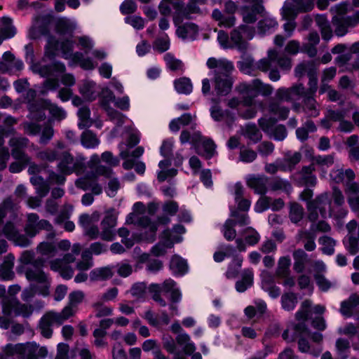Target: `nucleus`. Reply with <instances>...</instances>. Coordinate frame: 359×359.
Masks as SVG:
<instances>
[{"label": "nucleus", "instance_id": "54", "mask_svg": "<svg viewBox=\"0 0 359 359\" xmlns=\"http://www.w3.org/2000/svg\"><path fill=\"white\" fill-rule=\"evenodd\" d=\"M281 302L283 309L290 311L295 307L297 303V297L293 292L285 293L282 296Z\"/></svg>", "mask_w": 359, "mask_h": 359}, {"label": "nucleus", "instance_id": "45", "mask_svg": "<svg viewBox=\"0 0 359 359\" xmlns=\"http://www.w3.org/2000/svg\"><path fill=\"white\" fill-rule=\"evenodd\" d=\"M21 359H31L36 357L38 345L35 342L20 344Z\"/></svg>", "mask_w": 359, "mask_h": 359}, {"label": "nucleus", "instance_id": "50", "mask_svg": "<svg viewBox=\"0 0 359 359\" xmlns=\"http://www.w3.org/2000/svg\"><path fill=\"white\" fill-rule=\"evenodd\" d=\"M291 261L289 257H282L279 259L276 269V276L279 278L287 276L290 274V266Z\"/></svg>", "mask_w": 359, "mask_h": 359}, {"label": "nucleus", "instance_id": "30", "mask_svg": "<svg viewBox=\"0 0 359 359\" xmlns=\"http://www.w3.org/2000/svg\"><path fill=\"white\" fill-rule=\"evenodd\" d=\"M254 103V97L244 96L243 98V106L246 109H240L238 114L244 119H250L257 114V109L252 107Z\"/></svg>", "mask_w": 359, "mask_h": 359}, {"label": "nucleus", "instance_id": "40", "mask_svg": "<svg viewBox=\"0 0 359 359\" xmlns=\"http://www.w3.org/2000/svg\"><path fill=\"white\" fill-rule=\"evenodd\" d=\"M77 115L79 119L78 127L80 129L90 128L93 124V120L90 118V110L88 107H80Z\"/></svg>", "mask_w": 359, "mask_h": 359}, {"label": "nucleus", "instance_id": "48", "mask_svg": "<svg viewBox=\"0 0 359 359\" xmlns=\"http://www.w3.org/2000/svg\"><path fill=\"white\" fill-rule=\"evenodd\" d=\"M175 88L179 93L189 94L192 91V84L189 79L182 77L174 82Z\"/></svg>", "mask_w": 359, "mask_h": 359}, {"label": "nucleus", "instance_id": "35", "mask_svg": "<svg viewBox=\"0 0 359 359\" xmlns=\"http://www.w3.org/2000/svg\"><path fill=\"white\" fill-rule=\"evenodd\" d=\"M270 189L273 191H283L290 194L292 190L291 183L284 179L276 177L272 179L269 183Z\"/></svg>", "mask_w": 359, "mask_h": 359}, {"label": "nucleus", "instance_id": "46", "mask_svg": "<svg viewBox=\"0 0 359 359\" xmlns=\"http://www.w3.org/2000/svg\"><path fill=\"white\" fill-rule=\"evenodd\" d=\"M65 71V66L64 64L56 62L50 65L41 67L39 70V74L42 76H48L51 75L53 72L62 73Z\"/></svg>", "mask_w": 359, "mask_h": 359}, {"label": "nucleus", "instance_id": "38", "mask_svg": "<svg viewBox=\"0 0 359 359\" xmlns=\"http://www.w3.org/2000/svg\"><path fill=\"white\" fill-rule=\"evenodd\" d=\"M243 262V258L239 255H235L229 264L225 276L228 279L236 278L240 272V269Z\"/></svg>", "mask_w": 359, "mask_h": 359}, {"label": "nucleus", "instance_id": "58", "mask_svg": "<svg viewBox=\"0 0 359 359\" xmlns=\"http://www.w3.org/2000/svg\"><path fill=\"white\" fill-rule=\"evenodd\" d=\"M243 234L245 236V241L250 245H255L259 241L260 236L258 232L251 228H246L243 231Z\"/></svg>", "mask_w": 359, "mask_h": 359}, {"label": "nucleus", "instance_id": "4", "mask_svg": "<svg viewBox=\"0 0 359 359\" xmlns=\"http://www.w3.org/2000/svg\"><path fill=\"white\" fill-rule=\"evenodd\" d=\"M57 160H59L57 169L62 175L79 173L83 169V163L75 159L68 150L60 151Z\"/></svg>", "mask_w": 359, "mask_h": 359}, {"label": "nucleus", "instance_id": "64", "mask_svg": "<svg viewBox=\"0 0 359 359\" xmlns=\"http://www.w3.org/2000/svg\"><path fill=\"white\" fill-rule=\"evenodd\" d=\"M275 149V145L269 141H263L257 146L259 154L263 157L271 155Z\"/></svg>", "mask_w": 359, "mask_h": 359}, {"label": "nucleus", "instance_id": "47", "mask_svg": "<svg viewBox=\"0 0 359 359\" xmlns=\"http://www.w3.org/2000/svg\"><path fill=\"white\" fill-rule=\"evenodd\" d=\"M311 160L312 163L311 164L313 165L314 167L315 165H318L321 168L324 166L330 167L334 164V154H332L325 156H314L312 157Z\"/></svg>", "mask_w": 359, "mask_h": 359}, {"label": "nucleus", "instance_id": "41", "mask_svg": "<svg viewBox=\"0 0 359 359\" xmlns=\"http://www.w3.org/2000/svg\"><path fill=\"white\" fill-rule=\"evenodd\" d=\"M298 241L304 243V249L307 251H313L316 249L315 236L309 231L301 230L297 235Z\"/></svg>", "mask_w": 359, "mask_h": 359}, {"label": "nucleus", "instance_id": "36", "mask_svg": "<svg viewBox=\"0 0 359 359\" xmlns=\"http://www.w3.org/2000/svg\"><path fill=\"white\" fill-rule=\"evenodd\" d=\"M20 262L24 264H31V266H44L46 260L43 257L35 258V254L33 251H24L20 258Z\"/></svg>", "mask_w": 359, "mask_h": 359}, {"label": "nucleus", "instance_id": "42", "mask_svg": "<svg viewBox=\"0 0 359 359\" xmlns=\"http://www.w3.org/2000/svg\"><path fill=\"white\" fill-rule=\"evenodd\" d=\"M304 209L297 202H292L290 203L289 208V218L292 223L297 224L304 217Z\"/></svg>", "mask_w": 359, "mask_h": 359}, {"label": "nucleus", "instance_id": "63", "mask_svg": "<svg viewBox=\"0 0 359 359\" xmlns=\"http://www.w3.org/2000/svg\"><path fill=\"white\" fill-rule=\"evenodd\" d=\"M146 208L142 203L137 202L133 205V211L127 217L126 222L128 224H133L135 219L138 218V215L144 213Z\"/></svg>", "mask_w": 359, "mask_h": 359}, {"label": "nucleus", "instance_id": "44", "mask_svg": "<svg viewBox=\"0 0 359 359\" xmlns=\"http://www.w3.org/2000/svg\"><path fill=\"white\" fill-rule=\"evenodd\" d=\"M36 252L41 256L53 257L57 254V247L53 243L43 241L37 245Z\"/></svg>", "mask_w": 359, "mask_h": 359}, {"label": "nucleus", "instance_id": "55", "mask_svg": "<svg viewBox=\"0 0 359 359\" xmlns=\"http://www.w3.org/2000/svg\"><path fill=\"white\" fill-rule=\"evenodd\" d=\"M270 112L275 115H278L280 118L285 119L289 113V109L285 107L281 106L277 102H271L269 105Z\"/></svg>", "mask_w": 359, "mask_h": 359}, {"label": "nucleus", "instance_id": "1", "mask_svg": "<svg viewBox=\"0 0 359 359\" xmlns=\"http://www.w3.org/2000/svg\"><path fill=\"white\" fill-rule=\"evenodd\" d=\"M331 199L327 192H324L317 196L313 201H309L306 204L309 212L308 219L314 222L318 219V212L322 217H331L333 214V209L331 206Z\"/></svg>", "mask_w": 359, "mask_h": 359}, {"label": "nucleus", "instance_id": "27", "mask_svg": "<svg viewBox=\"0 0 359 359\" xmlns=\"http://www.w3.org/2000/svg\"><path fill=\"white\" fill-rule=\"evenodd\" d=\"M316 72V65L313 61H303L294 68V75L299 79L302 78L306 74L307 76H312Z\"/></svg>", "mask_w": 359, "mask_h": 359}, {"label": "nucleus", "instance_id": "10", "mask_svg": "<svg viewBox=\"0 0 359 359\" xmlns=\"http://www.w3.org/2000/svg\"><path fill=\"white\" fill-rule=\"evenodd\" d=\"M305 88L302 83H298L290 88H280L276 90V97L279 101L296 103L305 94Z\"/></svg>", "mask_w": 359, "mask_h": 359}, {"label": "nucleus", "instance_id": "49", "mask_svg": "<svg viewBox=\"0 0 359 359\" xmlns=\"http://www.w3.org/2000/svg\"><path fill=\"white\" fill-rule=\"evenodd\" d=\"M60 151L47 148L36 154V158L43 161L53 162L57 160Z\"/></svg>", "mask_w": 359, "mask_h": 359}, {"label": "nucleus", "instance_id": "23", "mask_svg": "<svg viewBox=\"0 0 359 359\" xmlns=\"http://www.w3.org/2000/svg\"><path fill=\"white\" fill-rule=\"evenodd\" d=\"M140 138L137 133L133 130L130 132L129 137L127 139L126 144L121 143L118 145L120 150L119 156L125 159L130 156V149L139 143Z\"/></svg>", "mask_w": 359, "mask_h": 359}, {"label": "nucleus", "instance_id": "20", "mask_svg": "<svg viewBox=\"0 0 359 359\" xmlns=\"http://www.w3.org/2000/svg\"><path fill=\"white\" fill-rule=\"evenodd\" d=\"M302 158V154L299 151H287L285 153L283 160L280 161L283 163V166H281L282 171L293 170L295 166L301 161Z\"/></svg>", "mask_w": 359, "mask_h": 359}, {"label": "nucleus", "instance_id": "52", "mask_svg": "<svg viewBox=\"0 0 359 359\" xmlns=\"http://www.w3.org/2000/svg\"><path fill=\"white\" fill-rule=\"evenodd\" d=\"M236 224V222L233 219H227L224 224L223 225V233L224 238L230 241H233L236 238V231L234 229Z\"/></svg>", "mask_w": 359, "mask_h": 359}, {"label": "nucleus", "instance_id": "32", "mask_svg": "<svg viewBox=\"0 0 359 359\" xmlns=\"http://www.w3.org/2000/svg\"><path fill=\"white\" fill-rule=\"evenodd\" d=\"M254 273L252 269H245L242 271L241 280L236 283V289L243 292L253 283Z\"/></svg>", "mask_w": 359, "mask_h": 359}, {"label": "nucleus", "instance_id": "5", "mask_svg": "<svg viewBox=\"0 0 359 359\" xmlns=\"http://www.w3.org/2000/svg\"><path fill=\"white\" fill-rule=\"evenodd\" d=\"M41 230L48 231L53 230V226L46 219H40L36 213H29L27 215L26 222L24 226V231L30 238L34 237Z\"/></svg>", "mask_w": 359, "mask_h": 359}, {"label": "nucleus", "instance_id": "57", "mask_svg": "<svg viewBox=\"0 0 359 359\" xmlns=\"http://www.w3.org/2000/svg\"><path fill=\"white\" fill-rule=\"evenodd\" d=\"M105 110L110 120L113 121L117 126H121L125 121L126 116L114 108L106 106Z\"/></svg>", "mask_w": 359, "mask_h": 359}, {"label": "nucleus", "instance_id": "28", "mask_svg": "<svg viewBox=\"0 0 359 359\" xmlns=\"http://www.w3.org/2000/svg\"><path fill=\"white\" fill-rule=\"evenodd\" d=\"M241 134L252 143L259 142L262 135L255 124L248 123L241 128Z\"/></svg>", "mask_w": 359, "mask_h": 359}, {"label": "nucleus", "instance_id": "39", "mask_svg": "<svg viewBox=\"0 0 359 359\" xmlns=\"http://www.w3.org/2000/svg\"><path fill=\"white\" fill-rule=\"evenodd\" d=\"M198 27L193 23H187L180 26L176 33L177 36L183 39H194L198 34Z\"/></svg>", "mask_w": 359, "mask_h": 359}, {"label": "nucleus", "instance_id": "59", "mask_svg": "<svg viewBox=\"0 0 359 359\" xmlns=\"http://www.w3.org/2000/svg\"><path fill=\"white\" fill-rule=\"evenodd\" d=\"M312 306L311 301L309 299L304 300L301 305V309L296 313V318L298 320H303L305 322L308 318L311 311V307Z\"/></svg>", "mask_w": 359, "mask_h": 359}, {"label": "nucleus", "instance_id": "3", "mask_svg": "<svg viewBox=\"0 0 359 359\" xmlns=\"http://www.w3.org/2000/svg\"><path fill=\"white\" fill-rule=\"evenodd\" d=\"M43 266H30L25 271V276L29 281L36 282L40 285L37 287L39 294L47 296L49 294L50 279L48 275L42 269Z\"/></svg>", "mask_w": 359, "mask_h": 359}, {"label": "nucleus", "instance_id": "15", "mask_svg": "<svg viewBox=\"0 0 359 359\" xmlns=\"http://www.w3.org/2000/svg\"><path fill=\"white\" fill-rule=\"evenodd\" d=\"M173 4L175 8L179 15L184 17H188L189 14L197 13L199 8L195 3L203 4L205 0H168Z\"/></svg>", "mask_w": 359, "mask_h": 359}, {"label": "nucleus", "instance_id": "14", "mask_svg": "<svg viewBox=\"0 0 359 359\" xmlns=\"http://www.w3.org/2000/svg\"><path fill=\"white\" fill-rule=\"evenodd\" d=\"M11 203V201H6L0 205V236L4 235L10 241L15 238L17 232L18 231L14 223L11 221L7 222L3 225L4 219L7 215L6 208L8 207V204Z\"/></svg>", "mask_w": 359, "mask_h": 359}, {"label": "nucleus", "instance_id": "7", "mask_svg": "<svg viewBox=\"0 0 359 359\" xmlns=\"http://www.w3.org/2000/svg\"><path fill=\"white\" fill-rule=\"evenodd\" d=\"M12 311L15 316L29 318L34 311V307L31 304H22L15 298L4 300L3 312L9 315Z\"/></svg>", "mask_w": 359, "mask_h": 359}, {"label": "nucleus", "instance_id": "56", "mask_svg": "<svg viewBox=\"0 0 359 359\" xmlns=\"http://www.w3.org/2000/svg\"><path fill=\"white\" fill-rule=\"evenodd\" d=\"M319 243L322 245V251L326 255H332L334 251L335 241L329 236H323L319 238Z\"/></svg>", "mask_w": 359, "mask_h": 359}, {"label": "nucleus", "instance_id": "16", "mask_svg": "<svg viewBox=\"0 0 359 359\" xmlns=\"http://www.w3.org/2000/svg\"><path fill=\"white\" fill-rule=\"evenodd\" d=\"M316 167L313 165H305L297 172L298 183L306 187H315L317 184V178L314 175Z\"/></svg>", "mask_w": 359, "mask_h": 359}, {"label": "nucleus", "instance_id": "13", "mask_svg": "<svg viewBox=\"0 0 359 359\" xmlns=\"http://www.w3.org/2000/svg\"><path fill=\"white\" fill-rule=\"evenodd\" d=\"M53 325H61L57 312L53 311L46 312L41 318L38 325L41 334L46 339H50L53 333L52 328Z\"/></svg>", "mask_w": 359, "mask_h": 359}, {"label": "nucleus", "instance_id": "9", "mask_svg": "<svg viewBox=\"0 0 359 359\" xmlns=\"http://www.w3.org/2000/svg\"><path fill=\"white\" fill-rule=\"evenodd\" d=\"M176 286V283L171 278L166 279L162 284L152 283L148 287V291L152 299L161 306H165L166 302L162 298L161 293L170 292Z\"/></svg>", "mask_w": 359, "mask_h": 359}, {"label": "nucleus", "instance_id": "37", "mask_svg": "<svg viewBox=\"0 0 359 359\" xmlns=\"http://www.w3.org/2000/svg\"><path fill=\"white\" fill-rule=\"evenodd\" d=\"M277 59V50L270 49L267 53V57L259 60L256 64V68L261 72H268L272 65Z\"/></svg>", "mask_w": 359, "mask_h": 359}, {"label": "nucleus", "instance_id": "31", "mask_svg": "<svg viewBox=\"0 0 359 359\" xmlns=\"http://www.w3.org/2000/svg\"><path fill=\"white\" fill-rule=\"evenodd\" d=\"M14 256L9 254L4 257L3 264L0 267V276L4 280H11L14 277L13 268L14 266Z\"/></svg>", "mask_w": 359, "mask_h": 359}, {"label": "nucleus", "instance_id": "26", "mask_svg": "<svg viewBox=\"0 0 359 359\" xmlns=\"http://www.w3.org/2000/svg\"><path fill=\"white\" fill-rule=\"evenodd\" d=\"M134 224H137L138 226L147 229L150 235L149 237L146 238V240L149 242H153L156 238V231L158 229V224L155 222H151V219L146 216L140 217L135 219V222Z\"/></svg>", "mask_w": 359, "mask_h": 359}, {"label": "nucleus", "instance_id": "17", "mask_svg": "<svg viewBox=\"0 0 359 359\" xmlns=\"http://www.w3.org/2000/svg\"><path fill=\"white\" fill-rule=\"evenodd\" d=\"M269 179L265 175H252L247 180V185L257 194L264 195L267 191Z\"/></svg>", "mask_w": 359, "mask_h": 359}, {"label": "nucleus", "instance_id": "34", "mask_svg": "<svg viewBox=\"0 0 359 359\" xmlns=\"http://www.w3.org/2000/svg\"><path fill=\"white\" fill-rule=\"evenodd\" d=\"M292 255L294 259V270L299 273L303 272L308 261L307 254L302 249H298L293 252Z\"/></svg>", "mask_w": 359, "mask_h": 359}, {"label": "nucleus", "instance_id": "29", "mask_svg": "<svg viewBox=\"0 0 359 359\" xmlns=\"http://www.w3.org/2000/svg\"><path fill=\"white\" fill-rule=\"evenodd\" d=\"M359 305V295L356 293L352 294L348 299L341 304L340 312L346 317H351L353 315V309Z\"/></svg>", "mask_w": 359, "mask_h": 359}, {"label": "nucleus", "instance_id": "21", "mask_svg": "<svg viewBox=\"0 0 359 359\" xmlns=\"http://www.w3.org/2000/svg\"><path fill=\"white\" fill-rule=\"evenodd\" d=\"M345 144L348 151V156L351 162L359 161V137L352 135L347 137Z\"/></svg>", "mask_w": 359, "mask_h": 359}, {"label": "nucleus", "instance_id": "25", "mask_svg": "<svg viewBox=\"0 0 359 359\" xmlns=\"http://www.w3.org/2000/svg\"><path fill=\"white\" fill-rule=\"evenodd\" d=\"M304 99L303 109L309 116L316 117L319 115L318 104L313 97V95L305 93Z\"/></svg>", "mask_w": 359, "mask_h": 359}, {"label": "nucleus", "instance_id": "12", "mask_svg": "<svg viewBox=\"0 0 359 359\" xmlns=\"http://www.w3.org/2000/svg\"><path fill=\"white\" fill-rule=\"evenodd\" d=\"M207 66L209 69H214V77L231 76L234 69L232 62L226 59L210 57L207 61Z\"/></svg>", "mask_w": 359, "mask_h": 359}, {"label": "nucleus", "instance_id": "33", "mask_svg": "<svg viewBox=\"0 0 359 359\" xmlns=\"http://www.w3.org/2000/svg\"><path fill=\"white\" fill-rule=\"evenodd\" d=\"M114 276L113 268L104 266L97 268L90 272V279L92 281H102L111 278Z\"/></svg>", "mask_w": 359, "mask_h": 359}, {"label": "nucleus", "instance_id": "22", "mask_svg": "<svg viewBox=\"0 0 359 359\" xmlns=\"http://www.w3.org/2000/svg\"><path fill=\"white\" fill-rule=\"evenodd\" d=\"M215 89L218 95H226L232 88L233 79L232 76L214 77Z\"/></svg>", "mask_w": 359, "mask_h": 359}, {"label": "nucleus", "instance_id": "43", "mask_svg": "<svg viewBox=\"0 0 359 359\" xmlns=\"http://www.w3.org/2000/svg\"><path fill=\"white\" fill-rule=\"evenodd\" d=\"M81 142L87 149H93L98 146L100 140L91 130H85L81 135Z\"/></svg>", "mask_w": 359, "mask_h": 359}, {"label": "nucleus", "instance_id": "6", "mask_svg": "<svg viewBox=\"0 0 359 359\" xmlns=\"http://www.w3.org/2000/svg\"><path fill=\"white\" fill-rule=\"evenodd\" d=\"M283 8L282 14L290 18H295L299 13L311 11L314 7L313 0H290Z\"/></svg>", "mask_w": 359, "mask_h": 359}, {"label": "nucleus", "instance_id": "60", "mask_svg": "<svg viewBox=\"0 0 359 359\" xmlns=\"http://www.w3.org/2000/svg\"><path fill=\"white\" fill-rule=\"evenodd\" d=\"M20 344H7L3 350V355L7 359L9 357L18 356L19 359H21V351H20Z\"/></svg>", "mask_w": 359, "mask_h": 359}, {"label": "nucleus", "instance_id": "51", "mask_svg": "<svg viewBox=\"0 0 359 359\" xmlns=\"http://www.w3.org/2000/svg\"><path fill=\"white\" fill-rule=\"evenodd\" d=\"M255 84V79L252 80L251 83H241L235 88V90L240 95H246V96L254 95L257 92V88L254 86Z\"/></svg>", "mask_w": 359, "mask_h": 359}, {"label": "nucleus", "instance_id": "62", "mask_svg": "<svg viewBox=\"0 0 359 359\" xmlns=\"http://www.w3.org/2000/svg\"><path fill=\"white\" fill-rule=\"evenodd\" d=\"M95 83L92 82H84L79 88L80 93L84 97L89 100L95 99V93L94 90Z\"/></svg>", "mask_w": 359, "mask_h": 359}, {"label": "nucleus", "instance_id": "24", "mask_svg": "<svg viewBox=\"0 0 359 359\" xmlns=\"http://www.w3.org/2000/svg\"><path fill=\"white\" fill-rule=\"evenodd\" d=\"M185 232V228L181 224L174 226L172 231L166 229L163 232V238L168 240V247L171 248L175 242H180L181 235Z\"/></svg>", "mask_w": 359, "mask_h": 359}, {"label": "nucleus", "instance_id": "53", "mask_svg": "<svg viewBox=\"0 0 359 359\" xmlns=\"http://www.w3.org/2000/svg\"><path fill=\"white\" fill-rule=\"evenodd\" d=\"M255 88H257V92L254 95L251 97H256L258 94H261L263 96H269L272 94L273 88V87L268 83H263L260 79H255V84L254 85Z\"/></svg>", "mask_w": 359, "mask_h": 359}, {"label": "nucleus", "instance_id": "8", "mask_svg": "<svg viewBox=\"0 0 359 359\" xmlns=\"http://www.w3.org/2000/svg\"><path fill=\"white\" fill-rule=\"evenodd\" d=\"M332 22L334 27L335 34L337 36H344L348 32L349 28H353L359 23V18L355 12L349 16H334Z\"/></svg>", "mask_w": 359, "mask_h": 359}, {"label": "nucleus", "instance_id": "19", "mask_svg": "<svg viewBox=\"0 0 359 359\" xmlns=\"http://www.w3.org/2000/svg\"><path fill=\"white\" fill-rule=\"evenodd\" d=\"M261 4L254 3V5L252 6H243L242 8V16L245 22L250 24L257 21V15L262 13L264 11Z\"/></svg>", "mask_w": 359, "mask_h": 359}, {"label": "nucleus", "instance_id": "61", "mask_svg": "<svg viewBox=\"0 0 359 359\" xmlns=\"http://www.w3.org/2000/svg\"><path fill=\"white\" fill-rule=\"evenodd\" d=\"M55 28L57 32L66 34L72 32L74 29V26L68 19L62 18L57 20Z\"/></svg>", "mask_w": 359, "mask_h": 359}, {"label": "nucleus", "instance_id": "18", "mask_svg": "<svg viewBox=\"0 0 359 359\" xmlns=\"http://www.w3.org/2000/svg\"><path fill=\"white\" fill-rule=\"evenodd\" d=\"M48 48H52L50 50V54L54 55V50L60 48L63 57L66 59L70 57L71 54L73 53L74 44L70 40H66L59 43L55 38L50 37L48 39Z\"/></svg>", "mask_w": 359, "mask_h": 359}, {"label": "nucleus", "instance_id": "2", "mask_svg": "<svg viewBox=\"0 0 359 359\" xmlns=\"http://www.w3.org/2000/svg\"><path fill=\"white\" fill-rule=\"evenodd\" d=\"M45 109L48 110L50 115L57 121H61L66 116V113L62 108L46 100H41L37 103H32L29 107L32 118L36 120H43L46 118L43 112Z\"/></svg>", "mask_w": 359, "mask_h": 359}, {"label": "nucleus", "instance_id": "11", "mask_svg": "<svg viewBox=\"0 0 359 359\" xmlns=\"http://www.w3.org/2000/svg\"><path fill=\"white\" fill-rule=\"evenodd\" d=\"M28 144L29 140L26 137H17L11 138L9 141V145L11 147L12 156L18 161L29 163L30 158L25 151Z\"/></svg>", "mask_w": 359, "mask_h": 359}]
</instances>
